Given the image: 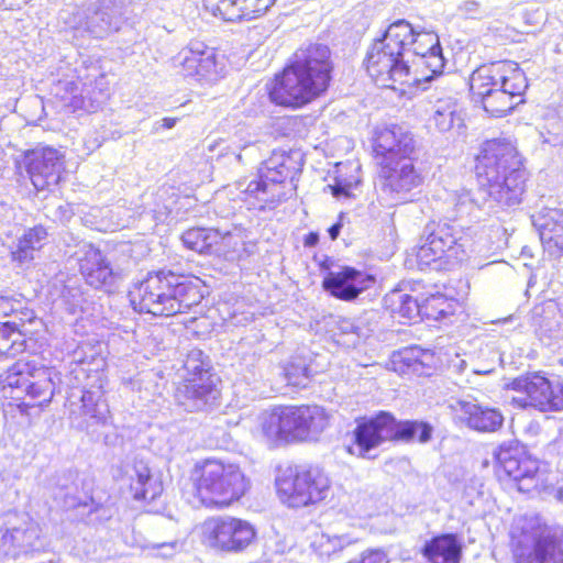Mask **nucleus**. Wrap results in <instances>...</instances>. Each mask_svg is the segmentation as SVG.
Listing matches in <instances>:
<instances>
[{"label":"nucleus","mask_w":563,"mask_h":563,"mask_svg":"<svg viewBox=\"0 0 563 563\" xmlns=\"http://www.w3.org/2000/svg\"><path fill=\"white\" fill-rule=\"evenodd\" d=\"M476 175L478 188L475 191L462 189L448 194V219L466 217L479 221L499 207L521 202L527 176L511 141H487L477 156Z\"/></svg>","instance_id":"f257e3e1"},{"label":"nucleus","mask_w":563,"mask_h":563,"mask_svg":"<svg viewBox=\"0 0 563 563\" xmlns=\"http://www.w3.org/2000/svg\"><path fill=\"white\" fill-rule=\"evenodd\" d=\"M327 45L310 43L296 51L291 64L277 76L271 100L283 107L300 108L323 93L330 84L332 63Z\"/></svg>","instance_id":"f03ea898"},{"label":"nucleus","mask_w":563,"mask_h":563,"mask_svg":"<svg viewBox=\"0 0 563 563\" xmlns=\"http://www.w3.org/2000/svg\"><path fill=\"white\" fill-rule=\"evenodd\" d=\"M130 301L139 312L170 317L185 313L203 298L202 280L172 271L150 273L130 291Z\"/></svg>","instance_id":"7ed1b4c3"},{"label":"nucleus","mask_w":563,"mask_h":563,"mask_svg":"<svg viewBox=\"0 0 563 563\" xmlns=\"http://www.w3.org/2000/svg\"><path fill=\"white\" fill-rule=\"evenodd\" d=\"M470 87L473 97L481 101L490 117L501 118L523 102L522 95L528 82L517 63L499 60L474 70Z\"/></svg>","instance_id":"20e7f679"},{"label":"nucleus","mask_w":563,"mask_h":563,"mask_svg":"<svg viewBox=\"0 0 563 563\" xmlns=\"http://www.w3.org/2000/svg\"><path fill=\"white\" fill-rule=\"evenodd\" d=\"M408 36V21L397 20L367 51L366 70L377 86L395 89L396 84H412L409 53H404V41Z\"/></svg>","instance_id":"39448f33"},{"label":"nucleus","mask_w":563,"mask_h":563,"mask_svg":"<svg viewBox=\"0 0 563 563\" xmlns=\"http://www.w3.org/2000/svg\"><path fill=\"white\" fill-rule=\"evenodd\" d=\"M195 487L205 506L222 508L239 500L250 481L238 464L208 459L196 468Z\"/></svg>","instance_id":"423d86ee"},{"label":"nucleus","mask_w":563,"mask_h":563,"mask_svg":"<svg viewBox=\"0 0 563 563\" xmlns=\"http://www.w3.org/2000/svg\"><path fill=\"white\" fill-rule=\"evenodd\" d=\"M58 375L55 369L33 361L18 360L0 373V389L5 397L29 399L22 405L42 407L51 402Z\"/></svg>","instance_id":"0eeeda50"},{"label":"nucleus","mask_w":563,"mask_h":563,"mask_svg":"<svg viewBox=\"0 0 563 563\" xmlns=\"http://www.w3.org/2000/svg\"><path fill=\"white\" fill-rule=\"evenodd\" d=\"M74 373L76 378L86 376L87 382L82 388H73L67 398L69 419L77 429L90 432L95 427L107 424L110 418L109 406L104 399L103 374L95 371L89 375L84 366L74 369Z\"/></svg>","instance_id":"6e6552de"},{"label":"nucleus","mask_w":563,"mask_h":563,"mask_svg":"<svg viewBox=\"0 0 563 563\" xmlns=\"http://www.w3.org/2000/svg\"><path fill=\"white\" fill-rule=\"evenodd\" d=\"M301 172V164L292 155L285 152H273L269 158L263 162L258 169L257 179H241L236 181V189L243 199H254L262 209L264 203L274 202L280 197L276 189L285 180L295 179Z\"/></svg>","instance_id":"1a4fd4ad"},{"label":"nucleus","mask_w":563,"mask_h":563,"mask_svg":"<svg viewBox=\"0 0 563 563\" xmlns=\"http://www.w3.org/2000/svg\"><path fill=\"white\" fill-rule=\"evenodd\" d=\"M424 232L426 242L417 252V261L421 268L443 258L448 263L461 262L466 256L468 240L463 227L455 221L429 224Z\"/></svg>","instance_id":"9d476101"},{"label":"nucleus","mask_w":563,"mask_h":563,"mask_svg":"<svg viewBox=\"0 0 563 563\" xmlns=\"http://www.w3.org/2000/svg\"><path fill=\"white\" fill-rule=\"evenodd\" d=\"M257 537L256 528L247 520L232 516H214L201 525L202 543L224 553H242Z\"/></svg>","instance_id":"9b49d317"},{"label":"nucleus","mask_w":563,"mask_h":563,"mask_svg":"<svg viewBox=\"0 0 563 563\" xmlns=\"http://www.w3.org/2000/svg\"><path fill=\"white\" fill-rule=\"evenodd\" d=\"M410 36L404 41V53H409L412 84L430 81L443 73L445 59L439 36L434 32L418 31L409 22Z\"/></svg>","instance_id":"f8f14e48"},{"label":"nucleus","mask_w":563,"mask_h":563,"mask_svg":"<svg viewBox=\"0 0 563 563\" xmlns=\"http://www.w3.org/2000/svg\"><path fill=\"white\" fill-rule=\"evenodd\" d=\"M276 487L280 499L289 507L299 508L323 500L330 489L327 474L310 467L297 472L292 477H279Z\"/></svg>","instance_id":"ddd939ff"},{"label":"nucleus","mask_w":563,"mask_h":563,"mask_svg":"<svg viewBox=\"0 0 563 563\" xmlns=\"http://www.w3.org/2000/svg\"><path fill=\"white\" fill-rule=\"evenodd\" d=\"M303 417L301 406L276 407L265 411L258 418L261 437L268 445L308 441Z\"/></svg>","instance_id":"4468645a"},{"label":"nucleus","mask_w":563,"mask_h":563,"mask_svg":"<svg viewBox=\"0 0 563 563\" xmlns=\"http://www.w3.org/2000/svg\"><path fill=\"white\" fill-rule=\"evenodd\" d=\"M122 13V0H96L76 8L66 23L74 30L87 32L95 37H103L119 29Z\"/></svg>","instance_id":"2eb2a0df"},{"label":"nucleus","mask_w":563,"mask_h":563,"mask_svg":"<svg viewBox=\"0 0 563 563\" xmlns=\"http://www.w3.org/2000/svg\"><path fill=\"white\" fill-rule=\"evenodd\" d=\"M509 386L527 395L526 398H514L521 407L532 406L541 411L563 410V380H550L534 373L514 379Z\"/></svg>","instance_id":"dca6fc26"},{"label":"nucleus","mask_w":563,"mask_h":563,"mask_svg":"<svg viewBox=\"0 0 563 563\" xmlns=\"http://www.w3.org/2000/svg\"><path fill=\"white\" fill-rule=\"evenodd\" d=\"M509 386L527 395L526 398H514L521 407L532 406L541 411L563 410V380H550L534 373L514 379Z\"/></svg>","instance_id":"f3484780"},{"label":"nucleus","mask_w":563,"mask_h":563,"mask_svg":"<svg viewBox=\"0 0 563 563\" xmlns=\"http://www.w3.org/2000/svg\"><path fill=\"white\" fill-rule=\"evenodd\" d=\"M514 555L517 563H563V542L540 528L523 530Z\"/></svg>","instance_id":"a211bd4d"},{"label":"nucleus","mask_w":563,"mask_h":563,"mask_svg":"<svg viewBox=\"0 0 563 563\" xmlns=\"http://www.w3.org/2000/svg\"><path fill=\"white\" fill-rule=\"evenodd\" d=\"M361 537L360 526H346V522L333 519L321 533L316 534L310 548L321 562L338 560L351 547L357 545Z\"/></svg>","instance_id":"6ab92c4d"},{"label":"nucleus","mask_w":563,"mask_h":563,"mask_svg":"<svg viewBox=\"0 0 563 563\" xmlns=\"http://www.w3.org/2000/svg\"><path fill=\"white\" fill-rule=\"evenodd\" d=\"M380 176L384 180L383 192L395 202L406 201L408 195L423 180L411 156H402L400 159L389 157L387 161H382Z\"/></svg>","instance_id":"aec40b11"},{"label":"nucleus","mask_w":563,"mask_h":563,"mask_svg":"<svg viewBox=\"0 0 563 563\" xmlns=\"http://www.w3.org/2000/svg\"><path fill=\"white\" fill-rule=\"evenodd\" d=\"M175 64L180 68L183 76L199 82L217 80L224 69L223 63L217 58L214 48L200 42L191 43L181 49L175 58Z\"/></svg>","instance_id":"412c9836"},{"label":"nucleus","mask_w":563,"mask_h":563,"mask_svg":"<svg viewBox=\"0 0 563 563\" xmlns=\"http://www.w3.org/2000/svg\"><path fill=\"white\" fill-rule=\"evenodd\" d=\"M497 472L518 483L519 490H530L526 482H532L539 471L538 460L530 456L517 442L503 443L494 453Z\"/></svg>","instance_id":"4be33fe9"},{"label":"nucleus","mask_w":563,"mask_h":563,"mask_svg":"<svg viewBox=\"0 0 563 563\" xmlns=\"http://www.w3.org/2000/svg\"><path fill=\"white\" fill-rule=\"evenodd\" d=\"M24 165L36 190H45L58 184L64 155L53 147H36L25 153Z\"/></svg>","instance_id":"5701e85b"},{"label":"nucleus","mask_w":563,"mask_h":563,"mask_svg":"<svg viewBox=\"0 0 563 563\" xmlns=\"http://www.w3.org/2000/svg\"><path fill=\"white\" fill-rule=\"evenodd\" d=\"M375 277L364 271L344 266L339 271H330L322 280V287L331 296L343 301H353L362 292L369 289Z\"/></svg>","instance_id":"b1692460"},{"label":"nucleus","mask_w":563,"mask_h":563,"mask_svg":"<svg viewBox=\"0 0 563 563\" xmlns=\"http://www.w3.org/2000/svg\"><path fill=\"white\" fill-rule=\"evenodd\" d=\"M245 238V230L236 225L232 231L212 228H191L181 234L184 245L198 253H207L219 243H222L224 247L236 251L240 245L244 244Z\"/></svg>","instance_id":"393cba45"},{"label":"nucleus","mask_w":563,"mask_h":563,"mask_svg":"<svg viewBox=\"0 0 563 563\" xmlns=\"http://www.w3.org/2000/svg\"><path fill=\"white\" fill-rule=\"evenodd\" d=\"M220 396L216 377L184 379L175 393L179 406L187 411H201L213 407Z\"/></svg>","instance_id":"a878e982"},{"label":"nucleus","mask_w":563,"mask_h":563,"mask_svg":"<svg viewBox=\"0 0 563 563\" xmlns=\"http://www.w3.org/2000/svg\"><path fill=\"white\" fill-rule=\"evenodd\" d=\"M78 255L79 272L88 285L107 290L114 286L118 274L114 273L99 249L91 244H84L80 246Z\"/></svg>","instance_id":"bb28decb"},{"label":"nucleus","mask_w":563,"mask_h":563,"mask_svg":"<svg viewBox=\"0 0 563 563\" xmlns=\"http://www.w3.org/2000/svg\"><path fill=\"white\" fill-rule=\"evenodd\" d=\"M391 434L388 429V412L383 411L374 418L363 419L353 431L355 445L349 446V452L363 459L369 457V451L391 440Z\"/></svg>","instance_id":"cd10ccee"},{"label":"nucleus","mask_w":563,"mask_h":563,"mask_svg":"<svg viewBox=\"0 0 563 563\" xmlns=\"http://www.w3.org/2000/svg\"><path fill=\"white\" fill-rule=\"evenodd\" d=\"M75 73L76 79L80 81L82 92H85V110H97L110 96L107 76L100 69L98 63L91 60H82Z\"/></svg>","instance_id":"c85d7f7f"},{"label":"nucleus","mask_w":563,"mask_h":563,"mask_svg":"<svg viewBox=\"0 0 563 563\" xmlns=\"http://www.w3.org/2000/svg\"><path fill=\"white\" fill-rule=\"evenodd\" d=\"M275 0H203L205 8L224 21L251 20L266 12Z\"/></svg>","instance_id":"c756f323"},{"label":"nucleus","mask_w":563,"mask_h":563,"mask_svg":"<svg viewBox=\"0 0 563 563\" xmlns=\"http://www.w3.org/2000/svg\"><path fill=\"white\" fill-rule=\"evenodd\" d=\"M451 408L471 429L477 431H496L504 421L499 410L481 406L472 400H455L451 404Z\"/></svg>","instance_id":"7c9ffc66"},{"label":"nucleus","mask_w":563,"mask_h":563,"mask_svg":"<svg viewBox=\"0 0 563 563\" xmlns=\"http://www.w3.org/2000/svg\"><path fill=\"white\" fill-rule=\"evenodd\" d=\"M124 479L135 500L152 501L163 492V485L154 477L147 463L135 459L124 468Z\"/></svg>","instance_id":"2f4dec72"},{"label":"nucleus","mask_w":563,"mask_h":563,"mask_svg":"<svg viewBox=\"0 0 563 563\" xmlns=\"http://www.w3.org/2000/svg\"><path fill=\"white\" fill-rule=\"evenodd\" d=\"M375 151L383 156V161L389 157L400 159L402 156H411L415 151L413 136L400 126L382 130L375 139Z\"/></svg>","instance_id":"473e14b6"},{"label":"nucleus","mask_w":563,"mask_h":563,"mask_svg":"<svg viewBox=\"0 0 563 563\" xmlns=\"http://www.w3.org/2000/svg\"><path fill=\"white\" fill-rule=\"evenodd\" d=\"M376 515L375 501L365 495L349 496L347 500L335 512L334 518L346 522V526H360L364 538L367 520Z\"/></svg>","instance_id":"72a5a7b5"},{"label":"nucleus","mask_w":563,"mask_h":563,"mask_svg":"<svg viewBox=\"0 0 563 563\" xmlns=\"http://www.w3.org/2000/svg\"><path fill=\"white\" fill-rule=\"evenodd\" d=\"M532 223L544 245L563 251V210L543 208L532 216Z\"/></svg>","instance_id":"f704fd0d"},{"label":"nucleus","mask_w":563,"mask_h":563,"mask_svg":"<svg viewBox=\"0 0 563 563\" xmlns=\"http://www.w3.org/2000/svg\"><path fill=\"white\" fill-rule=\"evenodd\" d=\"M422 553L430 563H460L462 545L455 534L446 533L426 542Z\"/></svg>","instance_id":"c9c22d12"},{"label":"nucleus","mask_w":563,"mask_h":563,"mask_svg":"<svg viewBox=\"0 0 563 563\" xmlns=\"http://www.w3.org/2000/svg\"><path fill=\"white\" fill-rule=\"evenodd\" d=\"M463 111L456 99L445 97L438 99L433 106L430 122L441 132L463 126Z\"/></svg>","instance_id":"e433bc0d"},{"label":"nucleus","mask_w":563,"mask_h":563,"mask_svg":"<svg viewBox=\"0 0 563 563\" xmlns=\"http://www.w3.org/2000/svg\"><path fill=\"white\" fill-rule=\"evenodd\" d=\"M47 230L43 225H35L24 230L19 236L15 249L11 252L12 258L20 264L30 263L34 252L41 250L47 241Z\"/></svg>","instance_id":"4c0bfd02"},{"label":"nucleus","mask_w":563,"mask_h":563,"mask_svg":"<svg viewBox=\"0 0 563 563\" xmlns=\"http://www.w3.org/2000/svg\"><path fill=\"white\" fill-rule=\"evenodd\" d=\"M388 429H390L393 433L391 440H418L421 443H426L432 435V427L429 423L419 421H397L390 413H388Z\"/></svg>","instance_id":"58836bf2"},{"label":"nucleus","mask_w":563,"mask_h":563,"mask_svg":"<svg viewBox=\"0 0 563 563\" xmlns=\"http://www.w3.org/2000/svg\"><path fill=\"white\" fill-rule=\"evenodd\" d=\"M247 203V208H257L254 199H243V195L236 189V183L217 191L213 205L214 212L221 218H230L241 208V203Z\"/></svg>","instance_id":"ea45409f"},{"label":"nucleus","mask_w":563,"mask_h":563,"mask_svg":"<svg viewBox=\"0 0 563 563\" xmlns=\"http://www.w3.org/2000/svg\"><path fill=\"white\" fill-rule=\"evenodd\" d=\"M361 166L356 162L340 163L336 165L334 184L330 185L334 197H350L351 191L360 184Z\"/></svg>","instance_id":"a19ab883"},{"label":"nucleus","mask_w":563,"mask_h":563,"mask_svg":"<svg viewBox=\"0 0 563 563\" xmlns=\"http://www.w3.org/2000/svg\"><path fill=\"white\" fill-rule=\"evenodd\" d=\"M385 301L390 306L393 313H397L401 318L411 321L423 317V298L413 297L401 290H393L386 296Z\"/></svg>","instance_id":"79ce46f5"},{"label":"nucleus","mask_w":563,"mask_h":563,"mask_svg":"<svg viewBox=\"0 0 563 563\" xmlns=\"http://www.w3.org/2000/svg\"><path fill=\"white\" fill-rule=\"evenodd\" d=\"M15 318L0 322V353L12 355L25 350V333Z\"/></svg>","instance_id":"37998d69"},{"label":"nucleus","mask_w":563,"mask_h":563,"mask_svg":"<svg viewBox=\"0 0 563 563\" xmlns=\"http://www.w3.org/2000/svg\"><path fill=\"white\" fill-rule=\"evenodd\" d=\"M305 416L303 428L308 441H316L329 427L331 415L320 406H301Z\"/></svg>","instance_id":"c03bdc74"},{"label":"nucleus","mask_w":563,"mask_h":563,"mask_svg":"<svg viewBox=\"0 0 563 563\" xmlns=\"http://www.w3.org/2000/svg\"><path fill=\"white\" fill-rule=\"evenodd\" d=\"M457 302L444 295L437 292L423 297V317L432 320H444L455 311Z\"/></svg>","instance_id":"a18cd8bd"},{"label":"nucleus","mask_w":563,"mask_h":563,"mask_svg":"<svg viewBox=\"0 0 563 563\" xmlns=\"http://www.w3.org/2000/svg\"><path fill=\"white\" fill-rule=\"evenodd\" d=\"M55 95L58 96L67 106L85 109V92L80 81L74 79H60L55 85Z\"/></svg>","instance_id":"49530a36"},{"label":"nucleus","mask_w":563,"mask_h":563,"mask_svg":"<svg viewBox=\"0 0 563 563\" xmlns=\"http://www.w3.org/2000/svg\"><path fill=\"white\" fill-rule=\"evenodd\" d=\"M284 372L288 384L295 387H306L313 375V371L302 357L291 358Z\"/></svg>","instance_id":"de8ad7c7"},{"label":"nucleus","mask_w":563,"mask_h":563,"mask_svg":"<svg viewBox=\"0 0 563 563\" xmlns=\"http://www.w3.org/2000/svg\"><path fill=\"white\" fill-rule=\"evenodd\" d=\"M203 354L200 350H192L188 353L185 362L184 369L186 372L185 379L214 377L210 371L209 365L202 358Z\"/></svg>","instance_id":"09e8293b"},{"label":"nucleus","mask_w":563,"mask_h":563,"mask_svg":"<svg viewBox=\"0 0 563 563\" xmlns=\"http://www.w3.org/2000/svg\"><path fill=\"white\" fill-rule=\"evenodd\" d=\"M347 563H389V559L383 550L372 549L362 552L358 559H353Z\"/></svg>","instance_id":"8fccbe9b"},{"label":"nucleus","mask_w":563,"mask_h":563,"mask_svg":"<svg viewBox=\"0 0 563 563\" xmlns=\"http://www.w3.org/2000/svg\"><path fill=\"white\" fill-rule=\"evenodd\" d=\"M62 297L66 302H68L71 306V308H76L79 305L81 292L78 288L64 286L62 290Z\"/></svg>","instance_id":"3c124183"},{"label":"nucleus","mask_w":563,"mask_h":563,"mask_svg":"<svg viewBox=\"0 0 563 563\" xmlns=\"http://www.w3.org/2000/svg\"><path fill=\"white\" fill-rule=\"evenodd\" d=\"M156 548L159 551V553H158L159 555H162L164 558H168V556H172L177 551L178 543L177 542L162 543V544H158Z\"/></svg>","instance_id":"603ef678"},{"label":"nucleus","mask_w":563,"mask_h":563,"mask_svg":"<svg viewBox=\"0 0 563 563\" xmlns=\"http://www.w3.org/2000/svg\"><path fill=\"white\" fill-rule=\"evenodd\" d=\"M170 211L172 210L167 206L153 210V219L155 223H164L167 220Z\"/></svg>","instance_id":"864d4df0"},{"label":"nucleus","mask_w":563,"mask_h":563,"mask_svg":"<svg viewBox=\"0 0 563 563\" xmlns=\"http://www.w3.org/2000/svg\"><path fill=\"white\" fill-rule=\"evenodd\" d=\"M319 242V235L318 233L316 232H310L309 234H307L305 236V241H303V244L305 246L307 247H312L314 245H317V243Z\"/></svg>","instance_id":"5fc2aeb1"},{"label":"nucleus","mask_w":563,"mask_h":563,"mask_svg":"<svg viewBox=\"0 0 563 563\" xmlns=\"http://www.w3.org/2000/svg\"><path fill=\"white\" fill-rule=\"evenodd\" d=\"M341 229H342L341 221H338L336 223H334L333 225H331L329 228L328 232H329L331 240H335L339 236Z\"/></svg>","instance_id":"6e6d98bb"},{"label":"nucleus","mask_w":563,"mask_h":563,"mask_svg":"<svg viewBox=\"0 0 563 563\" xmlns=\"http://www.w3.org/2000/svg\"><path fill=\"white\" fill-rule=\"evenodd\" d=\"M177 119L175 118H164L161 121V126L164 129H172L176 125Z\"/></svg>","instance_id":"4d7b16f0"},{"label":"nucleus","mask_w":563,"mask_h":563,"mask_svg":"<svg viewBox=\"0 0 563 563\" xmlns=\"http://www.w3.org/2000/svg\"><path fill=\"white\" fill-rule=\"evenodd\" d=\"M77 505H78V503L75 500V498L65 496L64 507L73 508V507H76Z\"/></svg>","instance_id":"13d9d810"},{"label":"nucleus","mask_w":563,"mask_h":563,"mask_svg":"<svg viewBox=\"0 0 563 563\" xmlns=\"http://www.w3.org/2000/svg\"><path fill=\"white\" fill-rule=\"evenodd\" d=\"M21 533V530L20 529H12L10 534H11V539L14 541V542H18L19 544L23 543V540H20V537L19 534Z\"/></svg>","instance_id":"bf43d9fd"},{"label":"nucleus","mask_w":563,"mask_h":563,"mask_svg":"<svg viewBox=\"0 0 563 563\" xmlns=\"http://www.w3.org/2000/svg\"><path fill=\"white\" fill-rule=\"evenodd\" d=\"M232 155H233V156H234V158H235L236 161H239V162H240V161H241V158H242L241 154H240V153H236L235 151H233V152H232Z\"/></svg>","instance_id":"052dcab7"}]
</instances>
